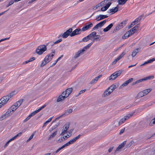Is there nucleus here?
<instances>
[{
	"label": "nucleus",
	"mask_w": 155,
	"mask_h": 155,
	"mask_svg": "<svg viewBox=\"0 0 155 155\" xmlns=\"http://www.w3.org/2000/svg\"><path fill=\"white\" fill-rule=\"evenodd\" d=\"M35 132L32 134L31 135L29 139H28L27 140V142H28L29 141L32 139V138L35 135Z\"/></svg>",
	"instance_id": "obj_44"
},
{
	"label": "nucleus",
	"mask_w": 155,
	"mask_h": 155,
	"mask_svg": "<svg viewBox=\"0 0 155 155\" xmlns=\"http://www.w3.org/2000/svg\"><path fill=\"white\" fill-rule=\"evenodd\" d=\"M111 3L110 2H108L105 6L101 8V11H106L109 8Z\"/></svg>",
	"instance_id": "obj_21"
},
{
	"label": "nucleus",
	"mask_w": 155,
	"mask_h": 155,
	"mask_svg": "<svg viewBox=\"0 0 155 155\" xmlns=\"http://www.w3.org/2000/svg\"><path fill=\"white\" fill-rule=\"evenodd\" d=\"M96 34V32L95 31H93L91 32L87 36L84 38L82 39V41L83 42H87L89 40H92L93 37Z\"/></svg>",
	"instance_id": "obj_7"
},
{
	"label": "nucleus",
	"mask_w": 155,
	"mask_h": 155,
	"mask_svg": "<svg viewBox=\"0 0 155 155\" xmlns=\"http://www.w3.org/2000/svg\"><path fill=\"white\" fill-rule=\"evenodd\" d=\"M114 148L113 147H111L108 150V152L109 153H110L112 151Z\"/></svg>",
	"instance_id": "obj_60"
},
{
	"label": "nucleus",
	"mask_w": 155,
	"mask_h": 155,
	"mask_svg": "<svg viewBox=\"0 0 155 155\" xmlns=\"http://www.w3.org/2000/svg\"><path fill=\"white\" fill-rule=\"evenodd\" d=\"M125 129V128H124L121 129L120 130V131L119 133V134H122L124 132Z\"/></svg>",
	"instance_id": "obj_55"
},
{
	"label": "nucleus",
	"mask_w": 155,
	"mask_h": 155,
	"mask_svg": "<svg viewBox=\"0 0 155 155\" xmlns=\"http://www.w3.org/2000/svg\"><path fill=\"white\" fill-rule=\"evenodd\" d=\"M148 123V122L146 121V122H143V121H141L139 123V124L140 125H142V124H143L145 125H147Z\"/></svg>",
	"instance_id": "obj_46"
},
{
	"label": "nucleus",
	"mask_w": 155,
	"mask_h": 155,
	"mask_svg": "<svg viewBox=\"0 0 155 155\" xmlns=\"http://www.w3.org/2000/svg\"><path fill=\"white\" fill-rule=\"evenodd\" d=\"M57 131H55L52 134H51L48 138V140H50L53 138H54L55 136L57 134Z\"/></svg>",
	"instance_id": "obj_31"
},
{
	"label": "nucleus",
	"mask_w": 155,
	"mask_h": 155,
	"mask_svg": "<svg viewBox=\"0 0 155 155\" xmlns=\"http://www.w3.org/2000/svg\"><path fill=\"white\" fill-rule=\"evenodd\" d=\"M99 17H100L99 20H101L104 18H107L108 17V16H107L106 15H99Z\"/></svg>",
	"instance_id": "obj_43"
},
{
	"label": "nucleus",
	"mask_w": 155,
	"mask_h": 155,
	"mask_svg": "<svg viewBox=\"0 0 155 155\" xmlns=\"http://www.w3.org/2000/svg\"><path fill=\"white\" fill-rule=\"evenodd\" d=\"M154 61H155V58H152V59L148 60L147 61L144 62V64L145 65L151 63Z\"/></svg>",
	"instance_id": "obj_39"
},
{
	"label": "nucleus",
	"mask_w": 155,
	"mask_h": 155,
	"mask_svg": "<svg viewBox=\"0 0 155 155\" xmlns=\"http://www.w3.org/2000/svg\"><path fill=\"white\" fill-rule=\"evenodd\" d=\"M126 141H124L120 144L118 147L116 148V150L115 151L114 153H117V152L119 151V150L123 147L126 144Z\"/></svg>",
	"instance_id": "obj_16"
},
{
	"label": "nucleus",
	"mask_w": 155,
	"mask_h": 155,
	"mask_svg": "<svg viewBox=\"0 0 155 155\" xmlns=\"http://www.w3.org/2000/svg\"><path fill=\"white\" fill-rule=\"evenodd\" d=\"M133 80V78H131L129 79L128 80L125 81L122 84L123 86H127L128 84L130 83V82L132 81Z\"/></svg>",
	"instance_id": "obj_28"
},
{
	"label": "nucleus",
	"mask_w": 155,
	"mask_h": 155,
	"mask_svg": "<svg viewBox=\"0 0 155 155\" xmlns=\"http://www.w3.org/2000/svg\"><path fill=\"white\" fill-rule=\"evenodd\" d=\"M133 115V114H127L126 116L124 117L125 119H126V120H127L130 117Z\"/></svg>",
	"instance_id": "obj_41"
},
{
	"label": "nucleus",
	"mask_w": 155,
	"mask_h": 155,
	"mask_svg": "<svg viewBox=\"0 0 155 155\" xmlns=\"http://www.w3.org/2000/svg\"><path fill=\"white\" fill-rule=\"evenodd\" d=\"M82 31V29L77 28L75 29L70 34V36L71 37L74 36L76 35H78L81 33V31Z\"/></svg>",
	"instance_id": "obj_13"
},
{
	"label": "nucleus",
	"mask_w": 155,
	"mask_h": 155,
	"mask_svg": "<svg viewBox=\"0 0 155 155\" xmlns=\"http://www.w3.org/2000/svg\"><path fill=\"white\" fill-rule=\"evenodd\" d=\"M15 91H13L9 94L8 95L4 96L2 97L0 100V101L2 103V104L4 105L6 104L9 99L14 95V93Z\"/></svg>",
	"instance_id": "obj_2"
},
{
	"label": "nucleus",
	"mask_w": 155,
	"mask_h": 155,
	"mask_svg": "<svg viewBox=\"0 0 155 155\" xmlns=\"http://www.w3.org/2000/svg\"><path fill=\"white\" fill-rule=\"evenodd\" d=\"M72 111V109H71L65 110L64 113L63 114L64 116L66 115H68L71 114Z\"/></svg>",
	"instance_id": "obj_25"
},
{
	"label": "nucleus",
	"mask_w": 155,
	"mask_h": 155,
	"mask_svg": "<svg viewBox=\"0 0 155 155\" xmlns=\"http://www.w3.org/2000/svg\"><path fill=\"white\" fill-rule=\"evenodd\" d=\"M154 78V77L153 76V75H152V76H148V77H145L143 78H142V79H140V80H139L137 81H135V82H134L133 84V85H135L136 84H137L138 83H140V82H142V81H146V80H150V79H152L153 78Z\"/></svg>",
	"instance_id": "obj_9"
},
{
	"label": "nucleus",
	"mask_w": 155,
	"mask_h": 155,
	"mask_svg": "<svg viewBox=\"0 0 155 155\" xmlns=\"http://www.w3.org/2000/svg\"><path fill=\"white\" fill-rule=\"evenodd\" d=\"M72 29L70 28L64 32L63 34H61L60 35V37H62L63 38H66L69 35H70V34L72 32Z\"/></svg>",
	"instance_id": "obj_11"
},
{
	"label": "nucleus",
	"mask_w": 155,
	"mask_h": 155,
	"mask_svg": "<svg viewBox=\"0 0 155 155\" xmlns=\"http://www.w3.org/2000/svg\"><path fill=\"white\" fill-rule=\"evenodd\" d=\"M122 73V71L119 70L117 71L112 74L109 77V80H114L119 76Z\"/></svg>",
	"instance_id": "obj_6"
},
{
	"label": "nucleus",
	"mask_w": 155,
	"mask_h": 155,
	"mask_svg": "<svg viewBox=\"0 0 155 155\" xmlns=\"http://www.w3.org/2000/svg\"><path fill=\"white\" fill-rule=\"evenodd\" d=\"M97 81L96 79H93L90 82V84H94L95 83H96Z\"/></svg>",
	"instance_id": "obj_54"
},
{
	"label": "nucleus",
	"mask_w": 155,
	"mask_h": 155,
	"mask_svg": "<svg viewBox=\"0 0 155 155\" xmlns=\"http://www.w3.org/2000/svg\"><path fill=\"white\" fill-rule=\"evenodd\" d=\"M12 110L9 108L7 110V111L0 118V120H2L5 119L6 118L10 116L12 114Z\"/></svg>",
	"instance_id": "obj_10"
},
{
	"label": "nucleus",
	"mask_w": 155,
	"mask_h": 155,
	"mask_svg": "<svg viewBox=\"0 0 155 155\" xmlns=\"http://www.w3.org/2000/svg\"><path fill=\"white\" fill-rule=\"evenodd\" d=\"M68 137H69L67 136H67H64L62 137L64 141L66 140Z\"/></svg>",
	"instance_id": "obj_58"
},
{
	"label": "nucleus",
	"mask_w": 155,
	"mask_h": 155,
	"mask_svg": "<svg viewBox=\"0 0 155 155\" xmlns=\"http://www.w3.org/2000/svg\"><path fill=\"white\" fill-rule=\"evenodd\" d=\"M112 93V91H110V90H108V89H107L104 92L102 96L103 97H106Z\"/></svg>",
	"instance_id": "obj_23"
},
{
	"label": "nucleus",
	"mask_w": 155,
	"mask_h": 155,
	"mask_svg": "<svg viewBox=\"0 0 155 155\" xmlns=\"http://www.w3.org/2000/svg\"><path fill=\"white\" fill-rule=\"evenodd\" d=\"M141 16L140 17H139L137 18L134 21H133L131 23V25H134L135 24H137V23L138 22L140 21L141 19Z\"/></svg>",
	"instance_id": "obj_29"
},
{
	"label": "nucleus",
	"mask_w": 155,
	"mask_h": 155,
	"mask_svg": "<svg viewBox=\"0 0 155 155\" xmlns=\"http://www.w3.org/2000/svg\"><path fill=\"white\" fill-rule=\"evenodd\" d=\"M93 24L90 22H88L85 24L84 26L82 28V31H85L90 29L93 26Z\"/></svg>",
	"instance_id": "obj_8"
},
{
	"label": "nucleus",
	"mask_w": 155,
	"mask_h": 155,
	"mask_svg": "<svg viewBox=\"0 0 155 155\" xmlns=\"http://www.w3.org/2000/svg\"><path fill=\"white\" fill-rule=\"evenodd\" d=\"M152 123L153 124H155V117L150 121V124Z\"/></svg>",
	"instance_id": "obj_63"
},
{
	"label": "nucleus",
	"mask_w": 155,
	"mask_h": 155,
	"mask_svg": "<svg viewBox=\"0 0 155 155\" xmlns=\"http://www.w3.org/2000/svg\"><path fill=\"white\" fill-rule=\"evenodd\" d=\"M135 32L134 31L131 29L129 31L127 32L124 35L125 36V37L128 38L131 35L134 34Z\"/></svg>",
	"instance_id": "obj_19"
},
{
	"label": "nucleus",
	"mask_w": 155,
	"mask_h": 155,
	"mask_svg": "<svg viewBox=\"0 0 155 155\" xmlns=\"http://www.w3.org/2000/svg\"><path fill=\"white\" fill-rule=\"evenodd\" d=\"M126 120V119H125L124 117L121 119L119 122H118L117 120H115L114 122V123L117 124V125H115V126H119V125H120L122 123H124V122Z\"/></svg>",
	"instance_id": "obj_14"
},
{
	"label": "nucleus",
	"mask_w": 155,
	"mask_h": 155,
	"mask_svg": "<svg viewBox=\"0 0 155 155\" xmlns=\"http://www.w3.org/2000/svg\"><path fill=\"white\" fill-rule=\"evenodd\" d=\"M82 136L81 134H79L77 136L74 138L72 139L69 142L71 144H72L74 143L78 139L81 137Z\"/></svg>",
	"instance_id": "obj_15"
},
{
	"label": "nucleus",
	"mask_w": 155,
	"mask_h": 155,
	"mask_svg": "<svg viewBox=\"0 0 155 155\" xmlns=\"http://www.w3.org/2000/svg\"><path fill=\"white\" fill-rule=\"evenodd\" d=\"M106 20H104L102 21H101L99 23L97 24L99 27H101L104 25V24L106 23Z\"/></svg>",
	"instance_id": "obj_33"
},
{
	"label": "nucleus",
	"mask_w": 155,
	"mask_h": 155,
	"mask_svg": "<svg viewBox=\"0 0 155 155\" xmlns=\"http://www.w3.org/2000/svg\"><path fill=\"white\" fill-rule=\"evenodd\" d=\"M117 88V86L115 85H112L110 86L108 88V90H110V91H112V92L113 91Z\"/></svg>",
	"instance_id": "obj_37"
},
{
	"label": "nucleus",
	"mask_w": 155,
	"mask_h": 155,
	"mask_svg": "<svg viewBox=\"0 0 155 155\" xmlns=\"http://www.w3.org/2000/svg\"><path fill=\"white\" fill-rule=\"evenodd\" d=\"M151 89L149 88L147 89L143 90V91H142L144 95H146L150 92L151 91Z\"/></svg>",
	"instance_id": "obj_32"
},
{
	"label": "nucleus",
	"mask_w": 155,
	"mask_h": 155,
	"mask_svg": "<svg viewBox=\"0 0 155 155\" xmlns=\"http://www.w3.org/2000/svg\"><path fill=\"white\" fill-rule=\"evenodd\" d=\"M98 27L97 24L92 29V31L95 30V29H97L98 28Z\"/></svg>",
	"instance_id": "obj_56"
},
{
	"label": "nucleus",
	"mask_w": 155,
	"mask_h": 155,
	"mask_svg": "<svg viewBox=\"0 0 155 155\" xmlns=\"http://www.w3.org/2000/svg\"><path fill=\"white\" fill-rule=\"evenodd\" d=\"M126 141H124L120 144L118 147L116 148V150L115 151L114 153H117V152L119 151V150L123 147L126 144Z\"/></svg>",
	"instance_id": "obj_17"
},
{
	"label": "nucleus",
	"mask_w": 155,
	"mask_h": 155,
	"mask_svg": "<svg viewBox=\"0 0 155 155\" xmlns=\"http://www.w3.org/2000/svg\"><path fill=\"white\" fill-rule=\"evenodd\" d=\"M107 2H108L107 0H104V1L101 2L99 4H100V6H101L104 5H107Z\"/></svg>",
	"instance_id": "obj_40"
},
{
	"label": "nucleus",
	"mask_w": 155,
	"mask_h": 155,
	"mask_svg": "<svg viewBox=\"0 0 155 155\" xmlns=\"http://www.w3.org/2000/svg\"><path fill=\"white\" fill-rule=\"evenodd\" d=\"M22 134V133L21 132H20L18 134H17L14 137H13L12 138H11L10 140H9L8 141H7L6 143H5V146L4 147L6 148L8 145L9 143L11 142L13 140H15L17 137H18V136H21Z\"/></svg>",
	"instance_id": "obj_12"
},
{
	"label": "nucleus",
	"mask_w": 155,
	"mask_h": 155,
	"mask_svg": "<svg viewBox=\"0 0 155 155\" xmlns=\"http://www.w3.org/2000/svg\"><path fill=\"white\" fill-rule=\"evenodd\" d=\"M93 43V42H91L88 44V45L84 47L82 50H84V52L87 49H88Z\"/></svg>",
	"instance_id": "obj_38"
},
{
	"label": "nucleus",
	"mask_w": 155,
	"mask_h": 155,
	"mask_svg": "<svg viewBox=\"0 0 155 155\" xmlns=\"http://www.w3.org/2000/svg\"><path fill=\"white\" fill-rule=\"evenodd\" d=\"M9 38H10L9 37V38H5L2 39L0 40V42H2V41L5 40H8L9 39Z\"/></svg>",
	"instance_id": "obj_57"
},
{
	"label": "nucleus",
	"mask_w": 155,
	"mask_h": 155,
	"mask_svg": "<svg viewBox=\"0 0 155 155\" xmlns=\"http://www.w3.org/2000/svg\"><path fill=\"white\" fill-rule=\"evenodd\" d=\"M23 101V99L20 100L18 101L17 102L14 104L18 108L22 104Z\"/></svg>",
	"instance_id": "obj_26"
},
{
	"label": "nucleus",
	"mask_w": 155,
	"mask_h": 155,
	"mask_svg": "<svg viewBox=\"0 0 155 155\" xmlns=\"http://www.w3.org/2000/svg\"><path fill=\"white\" fill-rule=\"evenodd\" d=\"M127 0H118L117 2L119 5H124Z\"/></svg>",
	"instance_id": "obj_34"
},
{
	"label": "nucleus",
	"mask_w": 155,
	"mask_h": 155,
	"mask_svg": "<svg viewBox=\"0 0 155 155\" xmlns=\"http://www.w3.org/2000/svg\"><path fill=\"white\" fill-rule=\"evenodd\" d=\"M110 29L107 26L106 28L104 29L103 31L104 32H107Z\"/></svg>",
	"instance_id": "obj_49"
},
{
	"label": "nucleus",
	"mask_w": 155,
	"mask_h": 155,
	"mask_svg": "<svg viewBox=\"0 0 155 155\" xmlns=\"http://www.w3.org/2000/svg\"><path fill=\"white\" fill-rule=\"evenodd\" d=\"M119 60L117 58L115 59L112 63V64L113 65L115 64L117 61H119Z\"/></svg>",
	"instance_id": "obj_48"
},
{
	"label": "nucleus",
	"mask_w": 155,
	"mask_h": 155,
	"mask_svg": "<svg viewBox=\"0 0 155 155\" xmlns=\"http://www.w3.org/2000/svg\"><path fill=\"white\" fill-rule=\"evenodd\" d=\"M18 108V107H16L15 105L14 104L12 105L9 108L12 110V112L13 113Z\"/></svg>",
	"instance_id": "obj_36"
},
{
	"label": "nucleus",
	"mask_w": 155,
	"mask_h": 155,
	"mask_svg": "<svg viewBox=\"0 0 155 155\" xmlns=\"http://www.w3.org/2000/svg\"><path fill=\"white\" fill-rule=\"evenodd\" d=\"M62 41V39H60L57 40L54 42H49L47 45H49L51 46V47H52L54 44H57L61 42Z\"/></svg>",
	"instance_id": "obj_22"
},
{
	"label": "nucleus",
	"mask_w": 155,
	"mask_h": 155,
	"mask_svg": "<svg viewBox=\"0 0 155 155\" xmlns=\"http://www.w3.org/2000/svg\"><path fill=\"white\" fill-rule=\"evenodd\" d=\"M68 134L67 136L69 137H71L72 134V131H71L70 130L68 131Z\"/></svg>",
	"instance_id": "obj_50"
},
{
	"label": "nucleus",
	"mask_w": 155,
	"mask_h": 155,
	"mask_svg": "<svg viewBox=\"0 0 155 155\" xmlns=\"http://www.w3.org/2000/svg\"><path fill=\"white\" fill-rule=\"evenodd\" d=\"M47 49V48L46 45H42L37 47L36 50V52L38 54L41 55L46 51Z\"/></svg>",
	"instance_id": "obj_3"
},
{
	"label": "nucleus",
	"mask_w": 155,
	"mask_h": 155,
	"mask_svg": "<svg viewBox=\"0 0 155 155\" xmlns=\"http://www.w3.org/2000/svg\"><path fill=\"white\" fill-rule=\"evenodd\" d=\"M102 75H100L98 76L95 78L94 79H96L97 80V81L100 78L102 77Z\"/></svg>",
	"instance_id": "obj_59"
},
{
	"label": "nucleus",
	"mask_w": 155,
	"mask_h": 155,
	"mask_svg": "<svg viewBox=\"0 0 155 155\" xmlns=\"http://www.w3.org/2000/svg\"><path fill=\"white\" fill-rule=\"evenodd\" d=\"M52 59L51 57V54H48L45 57L44 60L41 64V67H42L45 66L47 63L50 62Z\"/></svg>",
	"instance_id": "obj_5"
},
{
	"label": "nucleus",
	"mask_w": 155,
	"mask_h": 155,
	"mask_svg": "<svg viewBox=\"0 0 155 155\" xmlns=\"http://www.w3.org/2000/svg\"><path fill=\"white\" fill-rule=\"evenodd\" d=\"M72 91V87L68 88L65 91H63L61 95H60L57 100V102H59L63 100L64 99L68 97Z\"/></svg>",
	"instance_id": "obj_1"
},
{
	"label": "nucleus",
	"mask_w": 155,
	"mask_h": 155,
	"mask_svg": "<svg viewBox=\"0 0 155 155\" xmlns=\"http://www.w3.org/2000/svg\"><path fill=\"white\" fill-rule=\"evenodd\" d=\"M67 132V131H66L65 130H64V129L63 128V129L62 130V132H61V134L64 135L66 133V132Z\"/></svg>",
	"instance_id": "obj_53"
},
{
	"label": "nucleus",
	"mask_w": 155,
	"mask_h": 155,
	"mask_svg": "<svg viewBox=\"0 0 155 155\" xmlns=\"http://www.w3.org/2000/svg\"><path fill=\"white\" fill-rule=\"evenodd\" d=\"M139 50L138 48H137L135 49L133 51L131 54V56L133 57H135L139 52Z\"/></svg>",
	"instance_id": "obj_30"
},
{
	"label": "nucleus",
	"mask_w": 155,
	"mask_h": 155,
	"mask_svg": "<svg viewBox=\"0 0 155 155\" xmlns=\"http://www.w3.org/2000/svg\"><path fill=\"white\" fill-rule=\"evenodd\" d=\"M64 117V115L63 114H62L61 115L59 116L58 117L56 118L55 119V120H54L53 121V123L55 121H56V120H58L61 117Z\"/></svg>",
	"instance_id": "obj_47"
},
{
	"label": "nucleus",
	"mask_w": 155,
	"mask_h": 155,
	"mask_svg": "<svg viewBox=\"0 0 155 155\" xmlns=\"http://www.w3.org/2000/svg\"><path fill=\"white\" fill-rule=\"evenodd\" d=\"M70 125V124L69 123H68L65 124L64 127H63V129H64V130H66L67 131L68 129L69 126Z\"/></svg>",
	"instance_id": "obj_35"
},
{
	"label": "nucleus",
	"mask_w": 155,
	"mask_h": 155,
	"mask_svg": "<svg viewBox=\"0 0 155 155\" xmlns=\"http://www.w3.org/2000/svg\"><path fill=\"white\" fill-rule=\"evenodd\" d=\"M84 52V50H79L75 54L74 58L76 59L78 58Z\"/></svg>",
	"instance_id": "obj_20"
},
{
	"label": "nucleus",
	"mask_w": 155,
	"mask_h": 155,
	"mask_svg": "<svg viewBox=\"0 0 155 155\" xmlns=\"http://www.w3.org/2000/svg\"><path fill=\"white\" fill-rule=\"evenodd\" d=\"M97 33H96V34L94 37H93V38H92V39L91 40H92V42L93 43L95 41H99L101 39V36L100 35H96Z\"/></svg>",
	"instance_id": "obj_18"
},
{
	"label": "nucleus",
	"mask_w": 155,
	"mask_h": 155,
	"mask_svg": "<svg viewBox=\"0 0 155 155\" xmlns=\"http://www.w3.org/2000/svg\"><path fill=\"white\" fill-rule=\"evenodd\" d=\"M58 141L59 142L61 143L64 141V140H63V138H62V137H61L59 139Z\"/></svg>",
	"instance_id": "obj_62"
},
{
	"label": "nucleus",
	"mask_w": 155,
	"mask_h": 155,
	"mask_svg": "<svg viewBox=\"0 0 155 155\" xmlns=\"http://www.w3.org/2000/svg\"><path fill=\"white\" fill-rule=\"evenodd\" d=\"M38 112L39 111H38V110H36L31 113L29 115L30 116V117H31L33 116Z\"/></svg>",
	"instance_id": "obj_45"
},
{
	"label": "nucleus",
	"mask_w": 155,
	"mask_h": 155,
	"mask_svg": "<svg viewBox=\"0 0 155 155\" xmlns=\"http://www.w3.org/2000/svg\"><path fill=\"white\" fill-rule=\"evenodd\" d=\"M138 97L140 98L141 97L144 96H145L143 92L142 91L140 92L138 94Z\"/></svg>",
	"instance_id": "obj_42"
},
{
	"label": "nucleus",
	"mask_w": 155,
	"mask_h": 155,
	"mask_svg": "<svg viewBox=\"0 0 155 155\" xmlns=\"http://www.w3.org/2000/svg\"><path fill=\"white\" fill-rule=\"evenodd\" d=\"M35 58L34 57H33L31 58H30V59H29V61L30 62L34 60L35 59Z\"/></svg>",
	"instance_id": "obj_64"
},
{
	"label": "nucleus",
	"mask_w": 155,
	"mask_h": 155,
	"mask_svg": "<svg viewBox=\"0 0 155 155\" xmlns=\"http://www.w3.org/2000/svg\"><path fill=\"white\" fill-rule=\"evenodd\" d=\"M127 20L121 22L119 25H118L113 31V33H114L120 29L123 28L127 23Z\"/></svg>",
	"instance_id": "obj_4"
},
{
	"label": "nucleus",
	"mask_w": 155,
	"mask_h": 155,
	"mask_svg": "<svg viewBox=\"0 0 155 155\" xmlns=\"http://www.w3.org/2000/svg\"><path fill=\"white\" fill-rule=\"evenodd\" d=\"M31 117H30V116L29 115L28 116L26 119L24 120V122H25L28 120Z\"/></svg>",
	"instance_id": "obj_52"
},
{
	"label": "nucleus",
	"mask_w": 155,
	"mask_h": 155,
	"mask_svg": "<svg viewBox=\"0 0 155 155\" xmlns=\"http://www.w3.org/2000/svg\"><path fill=\"white\" fill-rule=\"evenodd\" d=\"M100 6V4H98L93 8V9L95 10Z\"/></svg>",
	"instance_id": "obj_61"
},
{
	"label": "nucleus",
	"mask_w": 155,
	"mask_h": 155,
	"mask_svg": "<svg viewBox=\"0 0 155 155\" xmlns=\"http://www.w3.org/2000/svg\"><path fill=\"white\" fill-rule=\"evenodd\" d=\"M46 106V105L45 104L43 106L40 107L39 109L38 110V111L39 112L43 108H45Z\"/></svg>",
	"instance_id": "obj_51"
},
{
	"label": "nucleus",
	"mask_w": 155,
	"mask_h": 155,
	"mask_svg": "<svg viewBox=\"0 0 155 155\" xmlns=\"http://www.w3.org/2000/svg\"><path fill=\"white\" fill-rule=\"evenodd\" d=\"M127 52V51H126L125 49L124 51L117 57L119 60L123 58L124 56L125 55Z\"/></svg>",
	"instance_id": "obj_27"
},
{
	"label": "nucleus",
	"mask_w": 155,
	"mask_h": 155,
	"mask_svg": "<svg viewBox=\"0 0 155 155\" xmlns=\"http://www.w3.org/2000/svg\"><path fill=\"white\" fill-rule=\"evenodd\" d=\"M118 10V8L116 7L111 9H110L109 11L108 12V13H112V14H114L117 12Z\"/></svg>",
	"instance_id": "obj_24"
}]
</instances>
